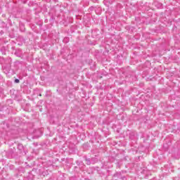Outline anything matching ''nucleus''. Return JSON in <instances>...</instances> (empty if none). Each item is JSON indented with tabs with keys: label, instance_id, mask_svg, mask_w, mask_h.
Segmentation results:
<instances>
[{
	"label": "nucleus",
	"instance_id": "1",
	"mask_svg": "<svg viewBox=\"0 0 180 180\" xmlns=\"http://www.w3.org/2000/svg\"><path fill=\"white\" fill-rule=\"evenodd\" d=\"M18 148L19 150H23V146L21 144L18 145Z\"/></svg>",
	"mask_w": 180,
	"mask_h": 180
},
{
	"label": "nucleus",
	"instance_id": "2",
	"mask_svg": "<svg viewBox=\"0 0 180 180\" xmlns=\"http://www.w3.org/2000/svg\"><path fill=\"white\" fill-rule=\"evenodd\" d=\"M86 161L88 165H89V164H91V160H89V159H86Z\"/></svg>",
	"mask_w": 180,
	"mask_h": 180
},
{
	"label": "nucleus",
	"instance_id": "4",
	"mask_svg": "<svg viewBox=\"0 0 180 180\" xmlns=\"http://www.w3.org/2000/svg\"><path fill=\"white\" fill-rule=\"evenodd\" d=\"M39 96H41V94H39Z\"/></svg>",
	"mask_w": 180,
	"mask_h": 180
},
{
	"label": "nucleus",
	"instance_id": "3",
	"mask_svg": "<svg viewBox=\"0 0 180 180\" xmlns=\"http://www.w3.org/2000/svg\"><path fill=\"white\" fill-rule=\"evenodd\" d=\"M15 84H19L20 81L18 79H15Z\"/></svg>",
	"mask_w": 180,
	"mask_h": 180
}]
</instances>
